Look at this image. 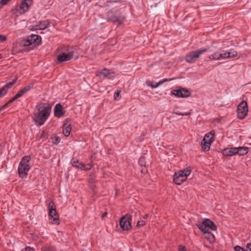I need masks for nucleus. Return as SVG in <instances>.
<instances>
[{
  "label": "nucleus",
  "instance_id": "9b49d317",
  "mask_svg": "<svg viewBox=\"0 0 251 251\" xmlns=\"http://www.w3.org/2000/svg\"><path fill=\"white\" fill-rule=\"evenodd\" d=\"M73 57V52L72 51H68L59 54L57 56V61L59 63L67 62L71 60Z\"/></svg>",
  "mask_w": 251,
  "mask_h": 251
},
{
  "label": "nucleus",
  "instance_id": "aec40b11",
  "mask_svg": "<svg viewBox=\"0 0 251 251\" xmlns=\"http://www.w3.org/2000/svg\"><path fill=\"white\" fill-rule=\"evenodd\" d=\"M72 130V127L70 124L66 123L63 125V133L66 136L68 137L70 134Z\"/></svg>",
  "mask_w": 251,
  "mask_h": 251
},
{
  "label": "nucleus",
  "instance_id": "5701e85b",
  "mask_svg": "<svg viewBox=\"0 0 251 251\" xmlns=\"http://www.w3.org/2000/svg\"><path fill=\"white\" fill-rule=\"evenodd\" d=\"M227 58H233L237 56V52L233 50L225 51Z\"/></svg>",
  "mask_w": 251,
  "mask_h": 251
},
{
  "label": "nucleus",
  "instance_id": "7ed1b4c3",
  "mask_svg": "<svg viewBox=\"0 0 251 251\" xmlns=\"http://www.w3.org/2000/svg\"><path fill=\"white\" fill-rule=\"evenodd\" d=\"M191 173V170L187 168L183 171H179L174 174L173 181L177 185H180L185 181Z\"/></svg>",
  "mask_w": 251,
  "mask_h": 251
},
{
  "label": "nucleus",
  "instance_id": "a18cd8bd",
  "mask_svg": "<svg viewBox=\"0 0 251 251\" xmlns=\"http://www.w3.org/2000/svg\"><path fill=\"white\" fill-rule=\"evenodd\" d=\"M106 215V213H103L102 215V218H103L104 217H105Z\"/></svg>",
  "mask_w": 251,
  "mask_h": 251
},
{
  "label": "nucleus",
  "instance_id": "20e7f679",
  "mask_svg": "<svg viewBox=\"0 0 251 251\" xmlns=\"http://www.w3.org/2000/svg\"><path fill=\"white\" fill-rule=\"evenodd\" d=\"M198 227L203 233L208 232L211 230L215 231L217 226L214 223L209 219H205L198 225Z\"/></svg>",
  "mask_w": 251,
  "mask_h": 251
},
{
  "label": "nucleus",
  "instance_id": "4c0bfd02",
  "mask_svg": "<svg viewBox=\"0 0 251 251\" xmlns=\"http://www.w3.org/2000/svg\"><path fill=\"white\" fill-rule=\"evenodd\" d=\"M175 113L178 115H189V112L181 113V112H179L177 111V112H176Z\"/></svg>",
  "mask_w": 251,
  "mask_h": 251
},
{
  "label": "nucleus",
  "instance_id": "6e6552de",
  "mask_svg": "<svg viewBox=\"0 0 251 251\" xmlns=\"http://www.w3.org/2000/svg\"><path fill=\"white\" fill-rule=\"evenodd\" d=\"M33 3V0H24L19 4L17 10L23 14L28 11L30 5Z\"/></svg>",
  "mask_w": 251,
  "mask_h": 251
},
{
  "label": "nucleus",
  "instance_id": "f257e3e1",
  "mask_svg": "<svg viewBox=\"0 0 251 251\" xmlns=\"http://www.w3.org/2000/svg\"><path fill=\"white\" fill-rule=\"evenodd\" d=\"M51 108L46 103H40L36 106L34 112V121L38 126L43 125L50 115Z\"/></svg>",
  "mask_w": 251,
  "mask_h": 251
},
{
  "label": "nucleus",
  "instance_id": "c9c22d12",
  "mask_svg": "<svg viewBox=\"0 0 251 251\" xmlns=\"http://www.w3.org/2000/svg\"><path fill=\"white\" fill-rule=\"evenodd\" d=\"M95 175H93V174H91L90 176V177H89V181L91 183H92L94 181V179H95Z\"/></svg>",
  "mask_w": 251,
  "mask_h": 251
},
{
  "label": "nucleus",
  "instance_id": "f3484780",
  "mask_svg": "<svg viewBox=\"0 0 251 251\" xmlns=\"http://www.w3.org/2000/svg\"><path fill=\"white\" fill-rule=\"evenodd\" d=\"M54 115L60 117L64 114V111L63 110L61 104L57 103L55 107L54 110Z\"/></svg>",
  "mask_w": 251,
  "mask_h": 251
},
{
  "label": "nucleus",
  "instance_id": "c03bdc74",
  "mask_svg": "<svg viewBox=\"0 0 251 251\" xmlns=\"http://www.w3.org/2000/svg\"><path fill=\"white\" fill-rule=\"evenodd\" d=\"M148 214H145V215L144 216V217H143V218H144V219H145L147 218H148Z\"/></svg>",
  "mask_w": 251,
  "mask_h": 251
},
{
  "label": "nucleus",
  "instance_id": "423d86ee",
  "mask_svg": "<svg viewBox=\"0 0 251 251\" xmlns=\"http://www.w3.org/2000/svg\"><path fill=\"white\" fill-rule=\"evenodd\" d=\"M49 211L51 222L57 225L59 224L58 216L56 212L55 206L52 201H50L49 203Z\"/></svg>",
  "mask_w": 251,
  "mask_h": 251
},
{
  "label": "nucleus",
  "instance_id": "473e14b6",
  "mask_svg": "<svg viewBox=\"0 0 251 251\" xmlns=\"http://www.w3.org/2000/svg\"><path fill=\"white\" fill-rule=\"evenodd\" d=\"M145 160L144 157H141L138 162L139 164L141 166H144L145 165Z\"/></svg>",
  "mask_w": 251,
  "mask_h": 251
},
{
  "label": "nucleus",
  "instance_id": "a878e982",
  "mask_svg": "<svg viewBox=\"0 0 251 251\" xmlns=\"http://www.w3.org/2000/svg\"><path fill=\"white\" fill-rule=\"evenodd\" d=\"M211 144L209 143H207V142L204 141L203 140L201 141V146L202 147V150L204 151H208L210 149V147Z\"/></svg>",
  "mask_w": 251,
  "mask_h": 251
},
{
  "label": "nucleus",
  "instance_id": "a211bd4d",
  "mask_svg": "<svg viewBox=\"0 0 251 251\" xmlns=\"http://www.w3.org/2000/svg\"><path fill=\"white\" fill-rule=\"evenodd\" d=\"M34 83H30L25 86L24 88L20 90L18 93V95L20 97L23 96L25 93L28 92L30 89L33 87Z\"/></svg>",
  "mask_w": 251,
  "mask_h": 251
},
{
  "label": "nucleus",
  "instance_id": "4be33fe9",
  "mask_svg": "<svg viewBox=\"0 0 251 251\" xmlns=\"http://www.w3.org/2000/svg\"><path fill=\"white\" fill-rule=\"evenodd\" d=\"M248 148L239 147H236V154H239L240 156H243L246 154L248 152Z\"/></svg>",
  "mask_w": 251,
  "mask_h": 251
},
{
  "label": "nucleus",
  "instance_id": "393cba45",
  "mask_svg": "<svg viewBox=\"0 0 251 251\" xmlns=\"http://www.w3.org/2000/svg\"><path fill=\"white\" fill-rule=\"evenodd\" d=\"M166 80L163 81H159L158 82H148V85L151 87L152 88H156L158 87L159 86L161 85Z\"/></svg>",
  "mask_w": 251,
  "mask_h": 251
},
{
  "label": "nucleus",
  "instance_id": "39448f33",
  "mask_svg": "<svg viewBox=\"0 0 251 251\" xmlns=\"http://www.w3.org/2000/svg\"><path fill=\"white\" fill-rule=\"evenodd\" d=\"M207 49L196 50L188 53L185 57L186 62L190 63H193L200 57V55L207 51Z\"/></svg>",
  "mask_w": 251,
  "mask_h": 251
},
{
  "label": "nucleus",
  "instance_id": "cd10ccee",
  "mask_svg": "<svg viewBox=\"0 0 251 251\" xmlns=\"http://www.w3.org/2000/svg\"><path fill=\"white\" fill-rule=\"evenodd\" d=\"M210 59L219 60L221 59L220 52H215L209 56Z\"/></svg>",
  "mask_w": 251,
  "mask_h": 251
},
{
  "label": "nucleus",
  "instance_id": "6ab92c4d",
  "mask_svg": "<svg viewBox=\"0 0 251 251\" xmlns=\"http://www.w3.org/2000/svg\"><path fill=\"white\" fill-rule=\"evenodd\" d=\"M214 136V132L213 131H210V132L206 133L203 138L202 140L207 143H212L213 142V139Z\"/></svg>",
  "mask_w": 251,
  "mask_h": 251
},
{
  "label": "nucleus",
  "instance_id": "b1692460",
  "mask_svg": "<svg viewBox=\"0 0 251 251\" xmlns=\"http://www.w3.org/2000/svg\"><path fill=\"white\" fill-rule=\"evenodd\" d=\"M205 234V238L210 242H213L215 240L214 235L210 231L203 233Z\"/></svg>",
  "mask_w": 251,
  "mask_h": 251
},
{
  "label": "nucleus",
  "instance_id": "ea45409f",
  "mask_svg": "<svg viewBox=\"0 0 251 251\" xmlns=\"http://www.w3.org/2000/svg\"><path fill=\"white\" fill-rule=\"evenodd\" d=\"M179 251H187L183 246H180L178 248Z\"/></svg>",
  "mask_w": 251,
  "mask_h": 251
},
{
  "label": "nucleus",
  "instance_id": "4468645a",
  "mask_svg": "<svg viewBox=\"0 0 251 251\" xmlns=\"http://www.w3.org/2000/svg\"><path fill=\"white\" fill-rule=\"evenodd\" d=\"M16 79H13L11 82L7 83L5 85L0 89V98L4 96L7 92L8 89L10 88L15 83Z\"/></svg>",
  "mask_w": 251,
  "mask_h": 251
},
{
  "label": "nucleus",
  "instance_id": "bb28decb",
  "mask_svg": "<svg viewBox=\"0 0 251 251\" xmlns=\"http://www.w3.org/2000/svg\"><path fill=\"white\" fill-rule=\"evenodd\" d=\"M235 251H251V244H248L247 245V249L245 250L239 246H236L234 247Z\"/></svg>",
  "mask_w": 251,
  "mask_h": 251
},
{
  "label": "nucleus",
  "instance_id": "9d476101",
  "mask_svg": "<svg viewBox=\"0 0 251 251\" xmlns=\"http://www.w3.org/2000/svg\"><path fill=\"white\" fill-rule=\"evenodd\" d=\"M131 216L129 215H126L121 218L120 221V226L123 230H128L131 226L130 222Z\"/></svg>",
  "mask_w": 251,
  "mask_h": 251
},
{
  "label": "nucleus",
  "instance_id": "f704fd0d",
  "mask_svg": "<svg viewBox=\"0 0 251 251\" xmlns=\"http://www.w3.org/2000/svg\"><path fill=\"white\" fill-rule=\"evenodd\" d=\"M220 55L221 56V59H227L226 54L225 53V51H223L222 52H220Z\"/></svg>",
  "mask_w": 251,
  "mask_h": 251
},
{
  "label": "nucleus",
  "instance_id": "2f4dec72",
  "mask_svg": "<svg viewBox=\"0 0 251 251\" xmlns=\"http://www.w3.org/2000/svg\"><path fill=\"white\" fill-rule=\"evenodd\" d=\"M146 223V222L145 220H142L138 221L137 222V226L139 227L144 226Z\"/></svg>",
  "mask_w": 251,
  "mask_h": 251
},
{
  "label": "nucleus",
  "instance_id": "2eb2a0df",
  "mask_svg": "<svg viewBox=\"0 0 251 251\" xmlns=\"http://www.w3.org/2000/svg\"><path fill=\"white\" fill-rule=\"evenodd\" d=\"M39 38V36L36 34H31L28 36L26 39L24 41V45L28 46L34 43Z\"/></svg>",
  "mask_w": 251,
  "mask_h": 251
},
{
  "label": "nucleus",
  "instance_id": "7c9ffc66",
  "mask_svg": "<svg viewBox=\"0 0 251 251\" xmlns=\"http://www.w3.org/2000/svg\"><path fill=\"white\" fill-rule=\"evenodd\" d=\"M20 98L19 96L18 95V94L17 93L15 96L12 98L11 100H9V101L6 104H7L8 103H11L13 101H14L15 100H16V99H17L18 98Z\"/></svg>",
  "mask_w": 251,
  "mask_h": 251
},
{
  "label": "nucleus",
  "instance_id": "49530a36",
  "mask_svg": "<svg viewBox=\"0 0 251 251\" xmlns=\"http://www.w3.org/2000/svg\"><path fill=\"white\" fill-rule=\"evenodd\" d=\"M141 172H143V173H145L146 172V170L143 171V170H141Z\"/></svg>",
  "mask_w": 251,
  "mask_h": 251
},
{
  "label": "nucleus",
  "instance_id": "dca6fc26",
  "mask_svg": "<svg viewBox=\"0 0 251 251\" xmlns=\"http://www.w3.org/2000/svg\"><path fill=\"white\" fill-rule=\"evenodd\" d=\"M236 147L228 148L223 151V154L225 156H231L236 154Z\"/></svg>",
  "mask_w": 251,
  "mask_h": 251
},
{
  "label": "nucleus",
  "instance_id": "1a4fd4ad",
  "mask_svg": "<svg viewBox=\"0 0 251 251\" xmlns=\"http://www.w3.org/2000/svg\"><path fill=\"white\" fill-rule=\"evenodd\" d=\"M171 94L178 98H187L190 96L191 93L188 90L181 88L177 90H172Z\"/></svg>",
  "mask_w": 251,
  "mask_h": 251
},
{
  "label": "nucleus",
  "instance_id": "0eeeda50",
  "mask_svg": "<svg viewBox=\"0 0 251 251\" xmlns=\"http://www.w3.org/2000/svg\"><path fill=\"white\" fill-rule=\"evenodd\" d=\"M248 108L246 101L243 100L237 106V117L243 119L247 116Z\"/></svg>",
  "mask_w": 251,
  "mask_h": 251
},
{
  "label": "nucleus",
  "instance_id": "a19ab883",
  "mask_svg": "<svg viewBox=\"0 0 251 251\" xmlns=\"http://www.w3.org/2000/svg\"><path fill=\"white\" fill-rule=\"evenodd\" d=\"M10 0H1V3H2L4 5L6 4Z\"/></svg>",
  "mask_w": 251,
  "mask_h": 251
},
{
  "label": "nucleus",
  "instance_id": "c85d7f7f",
  "mask_svg": "<svg viewBox=\"0 0 251 251\" xmlns=\"http://www.w3.org/2000/svg\"><path fill=\"white\" fill-rule=\"evenodd\" d=\"M20 98L19 96L18 95V94L17 93L15 96L12 98L11 100H9V101L6 104H7L8 103H11L13 101H14L15 100H16V99H17L18 98Z\"/></svg>",
  "mask_w": 251,
  "mask_h": 251
},
{
  "label": "nucleus",
  "instance_id": "c756f323",
  "mask_svg": "<svg viewBox=\"0 0 251 251\" xmlns=\"http://www.w3.org/2000/svg\"><path fill=\"white\" fill-rule=\"evenodd\" d=\"M20 98L19 96L18 95V94L17 93L15 96L12 98L11 100H9V101L6 104H7L8 103H11L13 101H14L15 100H16V99H17L18 98Z\"/></svg>",
  "mask_w": 251,
  "mask_h": 251
},
{
  "label": "nucleus",
  "instance_id": "f8f14e48",
  "mask_svg": "<svg viewBox=\"0 0 251 251\" xmlns=\"http://www.w3.org/2000/svg\"><path fill=\"white\" fill-rule=\"evenodd\" d=\"M49 22L48 20L40 21L35 24L29 26L30 29L34 31L37 30H44L49 25Z\"/></svg>",
  "mask_w": 251,
  "mask_h": 251
},
{
  "label": "nucleus",
  "instance_id": "72a5a7b5",
  "mask_svg": "<svg viewBox=\"0 0 251 251\" xmlns=\"http://www.w3.org/2000/svg\"><path fill=\"white\" fill-rule=\"evenodd\" d=\"M53 141L54 143H58L61 141V138L57 136V137H54L52 138Z\"/></svg>",
  "mask_w": 251,
  "mask_h": 251
},
{
  "label": "nucleus",
  "instance_id": "58836bf2",
  "mask_svg": "<svg viewBox=\"0 0 251 251\" xmlns=\"http://www.w3.org/2000/svg\"><path fill=\"white\" fill-rule=\"evenodd\" d=\"M22 251H33V249L29 247L25 248L24 250Z\"/></svg>",
  "mask_w": 251,
  "mask_h": 251
},
{
  "label": "nucleus",
  "instance_id": "412c9836",
  "mask_svg": "<svg viewBox=\"0 0 251 251\" xmlns=\"http://www.w3.org/2000/svg\"><path fill=\"white\" fill-rule=\"evenodd\" d=\"M111 73L109 70L104 68L102 70L97 71L96 74L97 76L101 77L102 76H108Z\"/></svg>",
  "mask_w": 251,
  "mask_h": 251
},
{
  "label": "nucleus",
  "instance_id": "ddd939ff",
  "mask_svg": "<svg viewBox=\"0 0 251 251\" xmlns=\"http://www.w3.org/2000/svg\"><path fill=\"white\" fill-rule=\"evenodd\" d=\"M71 163L74 167L84 171L89 170L92 167V164L91 163H88L87 165H85L81 162H79L77 159H72Z\"/></svg>",
  "mask_w": 251,
  "mask_h": 251
},
{
  "label": "nucleus",
  "instance_id": "e433bc0d",
  "mask_svg": "<svg viewBox=\"0 0 251 251\" xmlns=\"http://www.w3.org/2000/svg\"><path fill=\"white\" fill-rule=\"evenodd\" d=\"M6 40V37L0 34V42H2Z\"/></svg>",
  "mask_w": 251,
  "mask_h": 251
},
{
  "label": "nucleus",
  "instance_id": "79ce46f5",
  "mask_svg": "<svg viewBox=\"0 0 251 251\" xmlns=\"http://www.w3.org/2000/svg\"><path fill=\"white\" fill-rule=\"evenodd\" d=\"M119 94H120V92H117L115 94V97H117L119 96Z\"/></svg>",
  "mask_w": 251,
  "mask_h": 251
},
{
  "label": "nucleus",
  "instance_id": "f03ea898",
  "mask_svg": "<svg viewBox=\"0 0 251 251\" xmlns=\"http://www.w3.org/2000/svg\"><path fill=\"white\" fill-rule=\"evenodd\" d=\"M30 156H25L20 162L18 171L20 177L22 178L26 177L27 173L30 169Z\"/></svg>",
  "mask_w": 251,
  "mask_h": 251
},
{
  "label": "nucleus",
  "instance_id": "37998d69",
  "mask_svg": "<svg viewBox=\"0 0 251 251\" xmlns=\"http://www.w3.org/2000/svg\"><path fill=\"white\" fill-rule=\"evenodd\" d=\"M4 5L1 3V1H0V9H1Z\"/></svg>",
  "mask_w": 251,
  "mask_h": 251
}]
</instances>
